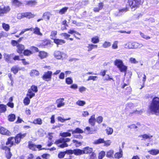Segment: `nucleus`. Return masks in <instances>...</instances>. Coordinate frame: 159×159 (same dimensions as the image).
<instances>
[{
	"label": "nucleus",
	"mask_w": 159,
	"mask_h": 159,
	"mask_svg": "<svg viewBox=\"0 0 159 159\" xmlns=\"http://www.w3.org/2000/svg\"><path fill=\"white\" fill-rule=\"evenodd\" d=\"M148 111L152 114L159 115V97H154L148 106Z\"/></svg>",
	"instance_id": "1"
},
{
	"label": "nucleus",
	"mask_w": 159,
	"mask_h": 159,
	"mask_svg": "<svg viewBox=\"0 0 159 159\" xmlns=\"http://www.w3.org/2000/svg\"><path fill=\"white\" fill-rule=\"evenodd\" d=\"M143 2V1L141 0H128L127 5L129 7H130L131 9L134 8L135 10L142 5Z\"/></svg>",
	"instance_id": "2"
},
{
	"label": "nucleus",
	"mask_w": 159,
	"mask_h": 159,
	"mask_svg": "<svg viewBox=\"0 0 159 159\" xmlns=\"http://www.w3.org/2000/svg\"><path fill=\"white\" fill-rule=\"evenodd\" d=\"M70 141V139L69 138H60L58 139L55 142V144L57 145L60 143H62L61 144H60L59 147L61 148H63L65 147H68V145L66 143L67 142H68Z\"/></svg>",
	"instance_id": "3"
},
{
	"label": "nucleus",
	"mask_w": 159,
	"mask_h": 159,
	"mask_svg": "<svg viewBox=\"0 0 159 159\" xmlns=\"http://www.w3.org/2000/svg\"><path fill=\"white\" fill-rule=\"evenodd\" d=\"M27 135V133H22L19 132L13 138L16 145L19 144L21 142V140L25 137Z\"/></svg>",
	"instance_id": "4"
},
{
	"label": "nucleus",
	"mask_w": 159,
	"mask_h": 159,
	"mask_svg": "<svg viewBox=\"0 0 159 159\" xmlns=\"http://www.w3.org/2000/svg\"><path fill=\"white\" fill-rule=\"evenodd\" d=\"M32 49L34 50L36 52H39L38 56L41 59L46 58L48 56V53L44 51H39L38 48L32 46Z\"/></svg>",
	"instance_id": "5"
},
{
	"label": "nucleus",
	"mask_w": 159,
	"mask_h": 159,
	"mask_svg": "<svg viewBox=\"0 0 159 159\" xmlns=\"http://www.w3.org/2000/svg\"><path fill=\"white\" fill-rule=\"evenodd\" d=\"M1 149L5 151V157L7 159H10L12 156V154L11 152L10 147L7 146H2Z\"/></svg>",
	"instance_id": "6"
},
{
	"label": "nucleus",
	"mask_w": 159,
	"mask_h": 159,
	"mask_svg": "<svg viewBox=\"0 0 159 159\" xmlns=\"http://www.w3.org/2000/svg\"><path fill=\"white\" fill-rule=\"evenodd\" d=\"M52 75V72L50 70H48L44 72L42 78L43 80L48 81L51 80Z\"/></svg>",
	"instance_id": "7"
},
{
	"label": "nucleus",
	"mask_w": 159,
	"mask_h": 159,
	"mask_svg": "<svg viewBox=\"0 0 159 159\" xmlns=\"http://www.w3.org/2000/svg\"><path fill=\"white\" fill-rule=\"evenodd\" d=\"M13 137H10L7 139V140L6 142V145H8L9 147H11L13 146L16 145L15 141H14Z\"/></svg>",
	"instance_id": "8"
},
{
	"label": "nucleus",
	"mask_w": 159,
	"mask_h": 159,
	"mask_svg": "<svg viewBox=\"0 0 159 159\" xmlns=\"http://www.w3.org/2000/svg\"><path fill=\"white\" fill-rule=\"evenodd\" d=\"M35 15L30 12L22 13L21 14V17L22 18H26L30 19L34 18Z\"/></svg>",
	"instance_id": "9"
},
{
	"label": "nucleus",
	"mask_w": 159,
	"mask_h": 159,
	"mask_svg": "<svg viewBox=\"0 0 159 159\" xmlns=\"http://www.w3.org/2000/svg\"><path fill=\"white\" fill-rule=\"evenodd\" d=\"M51 41L49 39H45L42 41L39 46L42 48H45L46 46L50 45Z\"/></svg>",
	"instance_id": "10"
},
{
	"label": "nucleus",
	"mask_w": 159,
	"mask_h": 159,
	"mask_svg": "<svg viewBox=\"0 0 159 159\" xmlns=\"http://www.w3.org/2000/svg\"><path fill=\"white\" fill-rule=\"evenodd\" d=\"M0 133L2 135L7 136H10L11 135V133L7 129L3 127H0Z\"/></svg>",
	"instance_id": "11"
},
{
	"label": "nucleus",
	"mask_w": 159,
	"mask_h": 159,
	"mask_svg": "<svg viewBox=\"0 0 159 159\" xmlns=\"http://www.w3.org/2000/svg\"><path fill=\"white\" fill-rule=\"evenodd\" d=\"M10 10L9 6H4L2 8H0V16H2L4 14L7 13Z\"/></svg>",
	"instance_id": "12"
},
{
	"label": "nucleus",
	"mask_w": 159,
	"mask_h": 159,
	"mask_svg": "<svg viewBox=\"0 0 159 159\" xmlns=\"http://www.w3.org/2000/svg\"><path fill=\"white\" fill-rule=\"evenodd\" d=\"M83 154H90L93 152V148L89 146L84 147L83 149Z\"/></svg>",
	"instance_id": "13"
},
{
	"label": "nucleus",
	"mask_w": 159,
	"mask_h": 159,
	"mask_svg": "<svg viewBox=\"0 0 159 159\" xmlns=\"http://www.w3.org/2000/svg\"><path fill=\"white\" fill-rule=\"evenodd\" d=\"M53 40V42L56 44L57 46L59 45H62L66 43V41L63 39H52Z\"/></svg>",
	"instance_id": "14"
},
{
	"label": "nucleus",
	"mask_w": 159,
	"mask_h": 159,
	"mask_svg": "<svg viewBox=\"0 0 159 159\" xmlns=\"http://www.w3.org/2000/svg\"><path fill=\"white\" fill-rule=\"evenodd\" d=\"M16 47L17 48L16 50L17 52L19 54L22 53L25 50V47L24 45L22 44H18L16 46Z\"/></svg>",
	"instance_id": "15"
},
{
	"label": "nucleus",
	"mask_w": 159,
	"mask_h": 159,
	"mask_svg": "<svg viewBox=\"0 0 159 159\" xmlns=\"http://www.w3.org/2000/svg\"><path fill=\"white\" fill-rule=\"evenodd\" d=\"M28 147L30 149L33 151H36V145L32 141H30L28 142Z\"/></svg>",
	"instance_id": "16"
},
{
	"label": "nucleus",
	"mask_w": 159,
	"mask_h": 159,
	"mask_svg": "<svg viewBox=\"0 0 159 159\" xmlns=\"http://www.w3.org/2000/svg\"><path fill=\"white\" fill-rule=\"evenodd\" d=\"M134 108V106L133 104H129L126 106L125 110L126 111H131L130 113L132 114L135 113L137 111V110L132 111Z\"/></svg>",
	"instance_id": "17"
},
{
	"label": "nucleus",
	"mask_w": 159,
	"mask_h": 159,
	"mask_svg": "<svg viewBox=\"0 0 159 159\" xmlns=\"http://www.w3.org/2000/svg\"><path fill=\"white\" fill-rule=\"evenodd\" d=\"M64 100V98H60L56 100V103L57 107L59 108L64 105L65 103L63 102Z\"/></svg>",
	"instance_id": "18"
},
{
	"label": "nucleus",
	"mask_w": 159,
	"mask_h": 159,
	"mask_svg": "<svg viewBox=\"0 0 159 159\" xmlns=\"http://www.w3.org/2000/svg\"><path fill=\"white\" fill-rule=\"evenodd\" d=\"M21 70V68L19 67L17 65H15L11 68V70L14 74L16 75L19 72V71L20 70Z\"/></svg>",
	"instance_id": "19"
},
{
	"label": "nucleus",
	"mask_w": 159,
	"mask_h": 159,
	"mask_svg": "<svg viewBox=\"0 0 159 159\" xmlns=\"http://www.w3.org/2000/svg\"><path fill=\"white\" fill-rule=\"evenodd\" d=\"M123 154V151L120 148L119 151L115 153L114 154V158L116 159H119L122 157Z\"/></svg>",
	"instance_id": "20"
},
{
	"label": "nucleus",
	"mask_w": 159,
	"mask_h": 159,
	"mask_svg": "<svg viewBox=\"0 0 159 159\" xmlns=\"http://www.w3.org/2000/svg\"><path fill=\"white\" fill-rule=\"evenodd\" d=\"M64 53L60 51H55L54 54V57L57 59H61L62 58V55Z\"/></svg>",
	"instance_id": "21"
},
{
	"label": "nucleus",
	"mask_w": 159,
	"mask_h": 159,
	"mask_svg": "<svg viewBox=\"0 0 159 159\" xmlns=\"http://www.w3.org/2000/svg\"><path fill=\"white\" fill-rule=\"evenodd\" d=\"M96 120L95 118V116L93 115L91 116L89 120V123L92 126H93L95 124Z\"/></svg>",
	"instance_id": "22"
},
{
	"label": "nucleus",
	"mask_w": 159,
	"mask_h": 159,
	"mask_svg": "<svg viewBox=\"0 0 159 159\" xmlns=\"http://www.w3.org/2000/svg\"><path fill=\"white\" fill-rule=\"evenodd\" d=\"M106 156L108 158L111 159L114 158V151L112 149L106 152Z\"/></svg>",
	"instance_id": "23"
},
{
	"label": "nucleus",
	"mask_w": 159,
	"mask_h": 159,
	"mask_svg": "<svg viewBox=\"0 0 159 159\" xmlns=\"http://www.w3.org/2000/svg\"><path fill=\"white\" fill-rule=\"evenodd\" d=\"M68 131L71 132L72 134L76 133L82 134L84 133V131L79 128H76L74 130L69 129L68 130Z\"/></svg>",
	"instance_id": "24"
},
{
	"label": "nucleus",
	"mask_w": 159,
	"mask_h": 159,
	"mask_svg": "<svg viewBox=\"0 0 159 159\" xmlns=\"http://www.w3.org/2000/svg\"><path fill=\"white\" fill-rule=\"evenodd\" d=\"M98 48V45L90 43L88 44L87 46L88 51H90L94 49H97Z\"/></svg>",
	"instance_id": "25"
},
{
	"label": "nucleus",
	"mask_w": 159,
	"mask_h": 159,
	"mask_svg": "<svg viewBox=\"0 0 159 159\" xmlns=\"http://www.w3.org/2000/svg\"><path fill=\"white\" fill-rule=\"evenodd\" d=\"M103 3L102 2L99 3L98 7H94L93 9V11L95 12H98L100 10L103 8Z\"/></svg>",
	"instance_id": "26"
},
{
	"label": "nucleus",
	"mask_w": 159,
	"mask_h": 159,
	"mask_svg": "<svg viewBox=\"0 0 159 159\" xmlns=\"http://www.w3.org/2000/svg\"><path fill=\"white\" fill-rule=\"evenodd\" d=\"M30 75L32 77L38 76L39 75V71L36 70H32L30 73Z\"/></svg>",
	"instance_id": "27"
},
{
	"label": "nucleus",
	"mask_w": 159,
	"mask_h": 159,
	"mask_svg": "<svg viewBox=\"0 0 159 159\" xmlns=\"http://www.w3.org/2000/svg\"><path fill=\"white\" fill-rule=\"evenodd\" d=\"M91 41L93 44H96L99 43L100 41L99 38L98 36H96L92 37Z\"/></svg>",
	"instance_id": "28"
},
{
	"label": "nucleus",
	"mask_w": 159,
	"mask_h": 159,
	"mask_svg": "<svg viewBox=\"0 0 159 159\" xmlns=\"http://www.w3.org/2000/svg\"><path fill=\"white\" fill-rule=\"evenodd\" d=\"M32 123L35 125H41L43 122L41 118H38L34 119Z\"/></svg>",
	"instance_id": "29"
},
{
	"label": "nucleus",
	"mask_w": 159,
	"mask_h": 159,
	"mask_svg": "<svg viewBox=\"0 0 159 159\" xmlns=\"http://www.w3.org/2000/svg\"><path fill=\"white\" fill-rule=\"evenodd\" d=\"M6 105L0 103V113H5L7 110Z\"/></svg>",
	"instance_id": "30"
},
{
	"label": "nucleus",
	"mask_w": 159,
	"mask_h": 159,
	"mask_svg": "<svg viewBox=\"0 0 159 159\" xmlns=\"http://www.w3.org/2000/svg\"><path fill=\"white\" fill-rule=\"evenodd\" d=\"M16 115L13 114H11L8 116V120L10 122H13L16 119Z\"/></svg>",
	"instance_id": "31"
},
{
	"label": "nucleus",
	"mask_w": 159,
	"mask_h": 159,
	"mask_svg": "<svg viewBox=\"0 0 159 159\" xmlns=\"http://www.w3.org/2000/svg\"><path fill=\"white\" fill-rule=\"evenodd\" d=\"M83 150L80 149H74V154L76 156H80L83 154Z\"/></svg>",
	"instance_id": "32"
},
{
	"label": "nucleus",
	"mask_w": 159,
	"mask_h": 159,
	"mask_svg": "<svg viewBox=\"0 0 159 159\" xmlns=\"http://www.w3.org/2000/svg\"><path fill=\"white\" fill-rule=\"evenodd\" d=\"M37 3V2L35 0H32L28 1L26 2V5L31 7L33 6L36 5Z\"/></svg>",
	"instance_id": "33"
},
{
	"label": "nucleus",
	"mask_w": 159,
	"mask_h": 159,
	"mask_svg": "<svg viewBox=\"0 0 159 159\" xmlns=\"http://www.w3.org/2000/svg\"><path fill=\"white\" fill-rule=\"evenodd\" d=\"M141 126L140 123L138 122L137 123L136 125L134 124H132L129 125L128 126V128L130 129H137L138 127H139Z\"/></svg>",
	"instance_id": "34"
},
{
	"label": "nucleus",
	"mask_w": 159,
	"mask_h": 159,
	"mask_svg": "<svg viewBox=\"0 0 159 159\" xmlns=\"http://www.w3.org/2000/svg\"><path fill=\"white\" fill-rule=\"evenodd\" d=\"M12 54H5L4 55V58L6 61L8 62H11V57Z\"/></svg>",
	"instance_id": "35"
},
{
	"label": "nucleus",
	"mask_w": 159,
	"mask_h": 159,
	"mask_svg": "<svg viewBox=\"0 0 159 159\" xmlns=\"http://www.w3.org/2000/svg\"><path fill=\"white\" fill-rule=\"evenodd\" d=\"M123 64V62L120 60L116 59L114 61V65L116 66L117 67H120V66Z\"/></svg>",
	"instance_id": "36"
},
{
	"label": "nucleus",
	"mask_w": 159,
	"mask_h": 159,
	"mask_svg": "<svg viewBox=\"0 0 159 159\" xmlns=\"http://www.w3.org/2000/svg\"><path fill=\"white\" fill-rule=\"evenodd\" d=\"M26 95L29 97V98H31L35 96V94L34 93L29 89Z\"/></svg>",
	"instance_id": "37"
},
{
	"label": "nucleus",
	"mask_w": 159,
	"mask_h": 159,
	"mask_svg": "<svg viewBox=\"0 0 159 159\" xmlns=\"http://www.w3.org/2000/svg\"><path fill=\"white\" fill-rule=\"evenodd\" d=\"M121 72H126L127 70V67L124 65L123 63L120 67H118Z\"/></svg>",
	"instance_id": "38"
},
{
	"label": "nucleus",
	"mask_w": 159,
	"mask_h": 159,
	"mask_svg": "<svg viewBox=\"0 0 159 159\" xmlns=\"http://www.w3.org/2000/svg\"><path fill=\"white\" fill-rule=\"evenodd\" d=\"M148 152L152 155H156L159 153V150L152 149L149 150Z\"/></svg>",
	"instance_id": "39"
},
{
	"label": "nucleus",
	"mask_w": 159,
	"mask_h": 159,
	"mask_svg": "<svg viewBox=\"0 0 159 159\" xmlns=\"http://www.w3.org/2000/svg\"><path fill=\"white\" fill-rule=\"evenodd\" d=\"M12 3L16 7H20L21 6L22 3L18 0H12Z\"/></svg>",
	"instance_id": "40"
},
{
	"label": "nucleus",
	"mask_w": 159,
	"mask_h": 159,
	"mask_svg": "<svg viewBox=\"0 0 159 159\" xmlns=\"http://www.w3.org/2000/svg\"><path fill=\"white\" fill-rule=\"evenodd\" d=\"M34 33L38 35L42 36V34L40 32V29L38 27H36L34 29Z\"/></svg>",
	"instance_id": "41"
},
{
	"label": "nucleus",
	"mask_w": 159,
	"mask_h": 159,
	"mask_svg": "<svg viewBox=\"0 0 159 159\" xmlns=\"http://www.w3.org/2000/svg\"><path fill=\"white\" fill-rule=\"evenodd\" d=\"M23 53L24 56H28L32 54L33 52L30 50L26 49L24 50Z\"/></svg>",
	"instance_id": "42"
},
{
	"label": "nucleus",
	"mask_w": 159,
	"mask_h": 159,
	"mask_svg": "<svg viewBox=\"0 0 159 159\" xmlns=\"http://www.w3.org/2000/svg\"><path fill=\"white\" fill-rule=\"evenodd\" d=\"M137 43H132L129 42L128 43V47L129 48L135 49L137 48Z\"/></svg>",
	"instance_id": "43"
},
{
	"label": "nucleus",
	"mask_w": 159,
	"mask_h": 159,
	"mask_svg": "<svg viewBox=\"0 0 159 159\" xmlns=\"http://www.w3.org/2000/svg\"><path fill=\"white\" fill-rule=\"evenodd\" d=\"M132 89L130 86L127 87L125 89L124 92L126 95H129L131 93Z\"/></svg>",
	"instance_id": "44"
},
{
	"label": "nucleus",
	"mask_w": 159,
	"mask_h": 159,
	"mask_svg": "<svg viewBox=\"0 0 159 159\" xmlns=\"http://www.w3.org/2000/svg\"><path fill=\"white\" fill-rule=\"evenodd\" d=\"M30 98L27 96H26L23 100V103L25 105H28L30 102Z\"/></svg>",
	"instance_id": "45"
},
{
	"label": "nucleus",
	"mask_w": 159,
	"mask_h": 159,
	"mask_svg": "<svg viewBox=\"0 0 159 159\" xmlns=\"http://www.w3.org/2000/svg\"><path fill=\"white\" fill-rule=\"evenodd\" d=\"M50 13L48 12H44L43 15V18L45 20H48L50 19Z\"/></svg>",
	"instance_id": "46"
},
{
	"label": "nucleus",
	"mask_w": 159,
	"mask_h": 159,
	"mask_svg": "<svg viewBox=\"0 0 159 159\" xmlns=\"http://www.w3.org/2000/svg\"><path fill=\"white\" fill-rule=\"evenodd\" d=\"M106 155L105 152L104 151H102L99 152L98 155V159H102Z\"/></svg>",
	"instance_id": "47"
},
{
	"label": "nucleus",
	"mask_w": 159,
	"mask_h": 159,
	"mask_svg": "<svg viewBox=\"0 0 159 159\" xmlns=\"http://www.w3.org/2000/svg\"><path fill=\"white\" fill-rule=\"evenodd\" d=\"M104 142L103 139L99 138L94 141L93 143L94 144H98L100 143H102Z\"/></svg>",
	"instance_id": "48"
},
{
	"label": "nucleus",
	"mask_w": 159,
	"mask_h": 159,
	"mask_svg": "<svg viewBox=\"0 0 159 159\" xmlns=\"http://www.w3.org/2000/svg\"><path fill=\"white\" fill-rule=\"evenodd\" d=\"M68 9L67 7H63L59 11V13L61 14H64L67 11Z\"/></svg>",
	"instance_id": "49"
},
{
	"label": "nucleus",
	"mask_w": 159,
	"mask_h": 159,
	"mask_svg": "<svg viewBox=\"0 0 159 159\" xmlns=\"http://www.w3.org/2000/svg\"><path fill=\"white\" fill-rule=\"evenodd\" d=\"M60 135L64 138L67 137H70L71 135V134L68 132H65L61 133Z\"/></svg>",
	"instance_id": "50"
},
{
	"label": "nucleus",
	"mask_w": 159,
	"mask_h": 159,
	"mask_svg": "<svg viewBox=\"0 0 159 159\" xmlns=\"http://www.w3.org/2000/svg\"><path fill=\"white\" fill-rule=\"evenodd\" d=\"M140 137L142 138V139H143V140H146L148 139H151L152 137V136H149L148 135L145 134L141 135L140 136Z\"/></svg>",
	"instance_id": "51"
},
{
	"label": "nucleus",
	"mask_w": 159,
	"mask_h": 159,
	"mask_svg": "<svg viewBox=\"0 0 159 159\" xmlns=\"http://www.w3.org/2000/svg\"><path fill=\"white\" fill-rule=\"evenodd\" d=\"M111 44L110 42L107 41H105L102 45V46L104 48H107L110 47Z\"/></svg>",
	"instance_id": "52"
},
{
	"label": "nucleus",
	"mask_w": 159,
	"mask_h": 159,
	"mask_svg": "<svg viewBox=\"0 0 159 159\" xmlns=\"http://www.w3.org/2000/svg\"><path fill=\"white\" fill-rule=\"evenodd\" d=\"M29 89L34 93H37L38 91L37 87L35 85H32Z\"/></svg>",
	"instance_id": "53"
},
{
	"label": "nucleus",
	"mask_w": 159,
	"mask_h": 159,
	"mask_svg": "<svg viewBox=\"0 0 159 159\" xmlns=\"http://www.w3.org/2000/svg\"><path fill=\"white\" fill-rule=\"evenodd\" d=\"M107 134L108 135H110L113 132V129L111 127H107L105 130Z\"/></svg>",
	"instance_id": "54"
},
{
	"label": "nucleus",
	"mask_w": 159,
	"mask_h": 159,
	"mask_svg": "<svg viewBox=\"0 0 159 159\" xmlns=\"http://www.w3.org/2000/svg\"><path fill=\"white\" fill-rule=\"evenodd\" d=\"M2 27L3 29L6 31H8L10 29V26L8 24L3 23L2 24Z\"/></svg>",
	"instance_id": "55"
},
{
	"label": "nucleus",
	"mask_w": 159,
	"mask_h": 159,
	"mask_svg": "<svg viewBox=\"0 0 159 159\" xmlns=\"http://www.w3.org/2000/svg\"><path fill=\"white\" fill-rule=\"evenodd\" d=\"M72 142L73 143H75V146L76 147H78L82 145L81 143L80 142L76 140H73Z\"/></svg>",
	"instance_id": "56"
},
{
	"label": "nucleus",
	"mask_w": 159,
	"mask_h": 159,
	"mask_svg": "<svg viewBox=\"0 0 159 159\" xmlns=\"http://www.w3.org/2000/svg\"><path fill=\"white\" fill-rule=\"evenodd\" d=\"M73 82V80L70 77H69L66 79V82L67 84H71Z\"/></svg>",
	"instance_id": "57"
},
{
	"label": "nucleus",
	"mask_w": 159,
	"mask_h": 159,
	"mask_svg": "<svg viewBox=\"0 0 159 159\" xmlns=\"http://www.w3.org/2000/svg\"><path fill=\"white\" fill-rule=\"evenodd\" d=\"M70 119V118H68L67 119H64L61 116H58L57 119L58 121L61 122H64L66 120H69Z\"/></svg>",
	"instance_id": "58"
},
{
	"label": "nucleus",
	"mask_w": 159,
	"mask_h": 159,
	"mask_svg": "<svg viewBox=\"0 0 159 159\" xmlns=\"http://www.w3.org/2000/svg\"><path fill=\"white\" fill-rule=\"evenodd\" d=\"M89 159H97L96 155L94 152H92L89 155Z\"/></svg>",
	"instance_id": "59"
},
{
	"label": "nucleus",
	"mask_w": 159,
	"mask_h": 159,
	"mask_svg": "<svg viewBox=\"0 0 159 159\" xmlns=\"http://www.w3.org/2000/svg\"><path fill=\"white\" fill-rule=\"evenodd\" d=\"M60 35L64 37V38L67 40L68 39V38L70 36V35L66 33H61Z\"/></svg>",
	"instance_id": "60"
},
{
	"label": "nucleus",
	"mask_w": 159,
	"mask_h": 159,
	"mask_svg": "<svg viewBox=\"0 0 159 159\" xmlns=\"http://www.w3.org/2000/svg\"><path fill=\"white\" fill-rule=\"evenodd\" d=\"M86 103L85 102L81 100H78L76 102V104L79 106H84Z\"/></svg>",
	"instance_id": "61"
},
{
	"label": "nucleus",
	"mask_w": 159,
	"mask_h": 159,
	"mask_svg": "<svg viewBox=\"0 0 159 159\" xmlns=\"http://www.w3.org/2000/svg\"><path fill=\"white\" fill-rule=\"evenodd\" d=\"M66 154V152H61L58 154V157L60 158H63Z\"/></svg>",
	"instance_id": "62"
},
{
	"label": "nucleus",
	"mask_w": 159,
	"mask_h": 159,
	"mask_svg": "<svg viewBox=\"0 0 159 159\" xmlns=\"http://www.w3.org/2000/svg\"><path fill=\"white\" fill-rule=\"evenodd\" d=\"M129 10V7L127 6V5H126V7L122 9H121L119 10V12H126Z\"/></svg>",
	"instance_id": "63"
},
{
	"label": "nucleus",
	"mask_w": 159,
	"mask_h": 159,
	"mask_svg": "<svg viewBox=\"0 0 159 159\" xmlns=\"http://www.w3.org/2000/svg\"><path fill=\"white\" fill-rule=\"evenodd\" d=\"M103 118L102 116H99L97 117L96 119L97 122L98 124L101 123L103 121Z\"/></svg>",
	"instance_id": "64"
}]
</instances>
